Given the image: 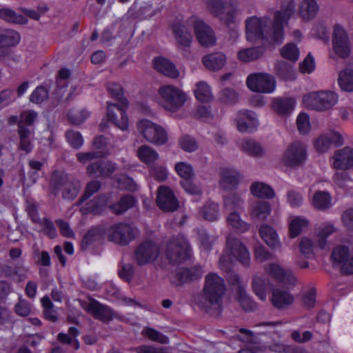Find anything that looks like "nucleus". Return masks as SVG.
<instances>
[{
  "label": "nucleus",
  "mask_w": 353,
  "mask_h": 353,
  "mask_svg": "<svg viewBox=\"0 0 353 353\" xmlns=\"http://www.w3.org/2000/svg\"><path fill=\"white\" fill-rule=\"evenodd\" d=\"M338 83L341 89L345 92L353 91V70L346 68L339 74Z\"/></svg>",
  "instance_id": "37998d69"
},
{
  "label": "nucleus",
  "mask_w": 353,
  "mask_h": 353,
  "mask_svg": "<svg viewBox=\"0 0 353 353\" xmlns=\"http://www.w3.org/2000/svg\"><path fill=\"white\" fill-rule=\"evenodd\" d=\"M265 272L276 283L285 286H294L296 283V278L290 270L285 269L277 263L267 264Z\"/></svg>",
  "instance_id": "4468645a"
},
{
  "label": "nucleus",
  "mask_w": 353,
  "mask_h": 353,
  "mask_svg": "<svg viewBox=\"0 0 353 353\" xmlns=\"http://www.w3.org/2000/svg\"><path fill=\"white\" fill-rule=\"evenodd\" d=\"M259 234L265 243L272 248L280 246V241L276 230L266 224H263L259 229Z\"/></svg>",
  "instance_id": "2f4dec72"
},
{
  "label": "nucleus",
  "mask_w": 353,
  "mask_h": 353,
  "mask_svg": "<svg viewBox=\"0 0 353 353\" xmlns=\"http://www.w3.org/2000/svg\"><path fill=\"white\" fill-rule=\"evenodd\" d=\"M275 71L276 75L283 80H293L295 78L293 65L284 61L276 62Z\"/></svg>",
  "instance_id": "c03bdc74"
},
{
  "label": "nucleus",
  "mask_w": 353,
  "mask_h": 353,
  "mask_svg": "<svg viewBox=\"0 0 353 353\" xmlns=\"http://www.w3.org/2000/svg\"><path fill=\"white\" fill-rule=\"evenodd\" d=\"M331 196L327 192L319 191L313 196V205L319 210H325L331 206Z\"/></svg>",
  "instance_id": "8fccbe9b"
},
{
  "label": "nucleus",
  "mask_w": 353,
  "mask_h": 353,
  "mask_svg": "<svg viewBox=\"0 0 353 353\" xmlns=\"http://www.w3.org/2000/svg\"><path fill=\"white\" fill-rule=\"evenodd\" d=\"M338 100V94L334 92L319 91L304 95L303 103L309 109L323 111L332 108Z\"/></svg>",
  "instance_id": "20e7f679"
},
{
  "label": "nucleus",
  "mask_w": 353,
  "mask_h": 353,
  "mask_svg": "<svg viewBox=\"0 0 353 353\" xmlns=\"http://www.w3.org/2000/svg\"><path fill=\"white\" fill-rule=\"evenodd\" d=\"M107 155L104 151L79 152L77 154L78 161L81 163H86L94 159L103 157Z\"/></svg>",
  "instance_id": "680f3d73"
},
{
  "label": "nucleus",
  "mask_w": 353,
  "mask_h": 353,
  "mask_svg": "<svg viewBox=\"0 0 353 353\" xmlns=\"http://www.w3.org/2000/svg\"><path fill=\"white\" fill-rule=\"evenodd\" d=\"M48 97V92L46 88L37 87L30 95V100L34 103H41Z\"/></svg>",
  "instance_id": "774afa93"
},
{
  "label": "nucleus",
  "mask_w": 353,
  "mask_h": 353,
  "mask_svg": "<svg viewBox=\"0 0 353 353\" xmlns=\"http://www.w3.org/2000/svg\"><path fill=\"white\" fill-rule=\"evenodd\" d=\"M228 224L239 233H244L250 228V224L242 220L239 212H231L227 217Z\"/></svg>",
  "instance_id": "e433bc0d"
},
{
  "label": "nucleus",
  "mask_w": 353,
  "mask_h": 353,
  "mask_svg": "<svg viewBox=\"0 0 353 353\" xmlns=\"http://www.w3.org/2000/svg\"><path fill=\"white\" fill-rule=\"evenodd\" d=\"M187 23L193 26L196 39L202 46L210 47L215 44L214 32L208 24L195 17L190 18Z\"/></svg>",
  "instance_id": "ddd939ff"
},
{
  "label": "nucleus",
  "mask_w": 353,
  "mask_h": 353,
  "mask_svg": "<svg viewBox=\"0 0 353 353\" xmlns=\"http://www.w3.org/2000/svg\"><path fill=\"white\" fill-rule=\"evenodd\" d=\"M137 128L146 141L149 142L154 141V124L152 121L143 119L138 123Z\"/></svg>",
  "instance_id": "49530a36"
},
{
  "label": "nucleus",
  "mask_w": 353,
  "mask_h": 353,
  "mask_svg": "<svg viewBox=\"0 0 353 353\" xmlns=\"http://www.w3.org/2000/svg\"><path fill=\"white\" fill-rule=\"evenodd\" d=\"M246 38L249 41L256 40L281 43L283 41L281 28L277 27L268 17L253 16L245 21Z\"/></svg>",
  "instance_id": "f03ea898"
},
{
  "label": "nucleus",
  "mask_w": 353,
  "mask_h": 353,
  "mask_svg": "<svg viewBox=\"0 0 353 353\" xmlns=\"http://www.w3.org/2000/svg\"><path fill=\"white\" fill-rule=\"evenodd\" d=\"M296 8V2L294 0L287 1L281 8L280 10L274 12V23L281 28V35L283 39V26L287 24L288 20L294 14Z\"/></svg>",
  "instance_id": "412c9836"
},
{
  "label": "nucleus",
  "mask_w": 353,
  "mask_h": 353,
  "mask_svg": "<svg viewBox=\"0 0 353 353\" xmlns=\"http://www.w3.org/2000/svg\"><path fill=\"white\" fill-rule=\"evenodd\" d=\"M128 105V99H122L119 105L107 102L108 119L123 131L128 128V118L126 114Z\"/></svg>",
  "instance_id": "9d476101"
},
{
  "label": "nucleus",
  "mask_w": 353,
  "mask_h": 353,
  "mask_svg": "<svg viewBox=\"0 0 353 353\" xmlns=\"http://www.w3.org/2000/svg\"><path fill=\"white\" fill-rule=\"evenodd\" d=\"M84 309L94 319L103 322H109L114 319L118 318L110 307L101 304L95 300H91L83 306Z\"/></svg>",
  "instance_id": "dca6fc26"
},
{
  "label": "nucleus",
  "mask_w": 353,
  "mask_h": 353,
  "mask_svg": "<svg viewBox=\"0 0 353 353\" xmlns=\"http://www.w3.org/2000/svg\"><path fill=\"white\" fill-rule=\"evenodd\" d=\"M236 298L244 310L252 311L256 309L255 303L248 296L244 286H239L236 292Z\"/></svg>",
  "instance_id": "09e8293b"
},
{
  "label": "nucleus",
  "mask_w": 353,
  "mask_h": 353,
  "mask_svg": "<svg viewBox=\"0 0 353 353\" xmlns=\"http://www.w3.org/2000/svg\"><path fill=\"white\" fill-rule=\"evenodd\" d=\"M251 193L256 197L271 199L274 196V190L268 185L262 182H255L250 187Z\"/></svg>",
  "instance_id": "ea45409f"
},
{
  "label": "nucleus",
  "mask_w": 353,
  "mask_h": 353,
  "mask_svg": "<svg viewBox=\"0 0 353 353\" xmlns=\"http://www.w3.org/2000/svg\"><path fill=\"white\" fill-rule=\"evenodd\" d=\"M65 137L68 143L74 148H80L83 143V139L79 132L68 131Z\"/></svg>",
  "instance_id": "e2e57ef3"
},
{
  "label": "nucleus",
  "mask_w": 353,
  "mask_h": 353,
  "mask_svg": "<svg viewBox=\"0 0 353 353\" xmlns=\"http://www.w3.org/2000/svg\"><path fill=\"white\" fill-rule=\"evenodd\" d=\"M203 274V271L200 265H195L190 269L179 268L176 269L175 273L170 275V279L172 283L180 285L201 278Z\"/></svg>",
  "instance_id": "a211bd4d"
},
{
  "label": "nucleus",
  "mask_w": 353,
  "mask_h": 353,
  "mask_svg": "<svg viewBox=\"0 0 353 353\" xmlns=\"http://www.w3.org/2000/svg\"><path fill=\"white\" fill-rule=\"evenodd\" d=\"M295 101L290 97H277L273 99L272 108L279 115L290 114L294 110Z\"/></svg>",
  "instance_id": "c756f323"
},
{
  "label": "nucleus",
  "mask_w": 353,
  "mask_h": 353,
  "mask_svg": "<svg viewBox=\"0 0 353 353\" xmlns=\"http://www.w3.org/2000/svg\"><path fill=\"white\" fill-rule=\"evenodd\" d=\"M203 216L205 219L214 221L219 218V205L212 201H208L203 206L201 211Z\"/></svg>",
  "instance_id": "5fc2aeb1"
},
{
  "label": "nucleus",
  "mask_w": 353,
  "mask_h": 353,
  "mask_svg": "<svg viewBox=\"0 0 353 353\" xmlns=\"http://www.w3.org/2000/svg\"><path fill=\"white\" fill-rule=\"evenodd\" d=\"M241 149L252 157H261L263 154V149L261 144L252 139H243L239 144Z\"/></svg>",
  "instance_id": "a19ab883"
},
{
  "label": "nucleus",
  "mask_w": 353,
  "mask_h": 353,
  "mask_svg": "<svg viewBox=\"0 0 353 353\" xmlns=\"http://www.w3.org/2000/svg\"><path fill=\"white\" fill-rule=\"evenodd\" d=\"M239 179V174L236 170L223 168L221 170L220 185L225 190H231L236 188Z\"/></svg>",
  "instance_id": "c85d7f7f"
},
{
  "label": "nucleus",
  "mask_w": 353,
  "mask_h": 353,
  "mask_svg": "<svg viewBox=\"0 0 353 353\" xmlns=\"http://www.w3.org/2000/svg\"><path fill=\"white\" fill-rule=\"evenodd\" d=\"M19 41L20 35L17 32L7 30L0 34V48L15 46Z\"/></svg>",
  "instance_id": "a18cd8bd"
},
{
  "label": "nucleus",
  "mask_w": 353,
  "mask_h": 353,
  "mask_svg": "<svg viewBox=\"0 0 353 353\" xmlns=\"http://www.w3.org/2000/svg\"><path fill=\"white\" fill-rule=\"evenodd\" d=\"M223 206L226 211L239 212L243 210L244 197L243 194L229 193L223 196Z\"/></svg>",
  "instance_id": "cd10ccee"
},
{
  "label": "nucleus",
  "mask_w": 353,
  "mask_h": 353,
  "mask_svg": "<svg viewBox=\"0 0 353 353\" xmlns=\"http://www.w3.org/2000/svg\"><path fill=\"white\" fill-rule=\"evenodd\" d=\"M332 47L335 54L341 58H347L350 54V44L348 35L339 24L334 26Z\"/></svg>",
  "instance_id": "2eb2a0df"
},
{
  "label": "nucleus",
  "mask_w": 353,
  "mask_h": 353,
  "mask_svg": "<svg viewBox=\"0 0 353 353\" xmlns=\"http://www.w3.org/2000/svg\"><path fill=\"white\" fill-rule=\"evenodd\" d=\"M319 5L316 0H301L298 6V15L304 22L313 20L319 12Z\"/></svg>",
  "instance_id": "5701e85b"
},
{
  "label": "nucleus",
  "mask_w": 353,
  "mask_h": 353,
  "mask_svg": "<svg viewBox=\"0 0 353 353\" xmlns=\"http://www.w3.org/2000/svg\"><path fill=\"white\" fill-rule=\"evenodd\" d=\"M308 224L305 219L295 217L292 219L289 223L290 236L291 238H295L300 234L302 230Z\"/></svg>",
  "instance_id": "864d4df0"
},
{
  "label": "nucleus",
  "mask_w": 353,
  "mask_h": 353,
  "mask_svg": "<svg viewBox=\"0 0 353 353\" xmlns=\"http://www.w3.org/2000/svg\"><path fill=\"white\" fill-rule=\"evenodd\" d=\"M349 249L345 245L336 246L332 251L331 259L335 264L342 265L350 258Z\"/></svg>",
  "instance_id": "3c124183"
},
{
  "label": "nucleus",
  "mask_w": 353,
  "mask_h": 353,
  "mask_svg": "<svg viewBox=\"0 0 353 353\" xmlns=\"http://www.w3.org/2000/svg\"><path fill=\"white\" fill-rule=\"evenodd\" d=\"M235 121L237 130L241 132H252L259 125L257 117L255 112L251 110L239 111L236 114Z\"/></svg>",
  "instance_id": "6ab92c4d"
},
{
  "label": "nucleus",
  "mask_w": 353,
  "mask_h": 353,
  "mask_svg": "<svg viewBox=\"0 0 353 353\" xmlns=\"http://www.w3.org/2000/svg\"><path fill=\"white\" fill-rule=\"evenodd\" d=\"M287 203L292 208H298L303 201V196L295 190H289L286 194Z\"/></svg>",
  "instance_id": "052dcab7"
},
{
  "label": "nucleus",
  "mask_w": 353,
  "mask_h": 353,
  "mask_svg": "<svg viewBox=\"0 0 353 353\" xmlns=\"http://www.w3.org/2000/svg\"><path fill=\"white\" fill-rule=\"evenodd\" d=\"M135 203L136 200L133 196L130 195H125L117 203L110 205L109 208L113 213L116 214H121L130 208H132Z\"/></svg>",
  "instance_id": "58836bf2"
},
{
  "label": "nucleus",
  "mask_w": 353,
  "mask_h": 353,
  "mask_svg": "<svg viewBox=\"0 0 353 353\" xmlns=\"http://www.w3.org/2000/svg\"><path fill=\"white\" fill-rule=\"evenodd\" d=\"M280 53L282 57L293 63L296 62L299 57V50L292 43L285 44L281 50Z\"/></svg>",
  "instance_id": "603ef678"
},
{
  "label": "nucleus",
  "mask_w": 353,
  "mask_h": 353,
  "mask_svg": "<svg viewBox=\"0 0 353 353\" xmlns=\"http://www.w3.org/2000/svg\"><path fill=\"white\" fill-rule=\"evenodd\" d=\"M297 128L301 134H307L310 130L309 116L305 113H301L296 119Z\"/></svg>",
  "instance_id": "0e129e2a"
},
{
  "label": "nucleus",
  "mask_w": 353,
  "mask_h": 353,
  "mask_svg": "<svg viewBox=\"0 0 353 353\" xmlns=\"http://www.w3.org/2000/svg\"><path fill=\"white\" fill-rule=\"evenodd\" d=\"M19 134L20 138V148L26 152H30L32 149V145L30 142V131L21 125L19 129Z\"/></svg>",
  "instance_id": "4d7b16f0"
},
{
  "label": "nucleus",
  "mask_w": 353,
  "mask_h": 353,
  "mask_svg": "<svg viewBox=\"0 0 353 353\" xmlns=\"http://www.w3.org/2000/svg\"><path fill=\"white\" fill-rule=\"evenodd\" d=\"M206 8L208 12L218 18L227 27L235 23L236 9L232 3L224 0H207Z\"/></svg>",
  "instance_id": "423d86ee"
},
{
  "label": "nucleus",
  "mask_w": 353,
  "mask_h": 353,
  "mask_svg": "<svg viewBox=\"0 0 353 353\" xmlns=\"http://www.w3.org/2000/svg\"><path fill=\"white\" fill-rule=\"evenodd\" d=\"M194 90V95L196 99L203 103H208L212 99L210 87L204 81L199 82Z\"/></svg>",
  "instance_id": "de8ad7c7"
},
{
  "label": "nucleus",
  "mask_w": 353,
  "mask_h": 353,
  "mask_svg": "<svg viewBox=\"0 0 353 353\" xmlns=\"http://www.w3.org/2000/svg\"><path fill=\"white\" fill-rule=\"evenodd\" d=\"M250 259L249 251L241 240L229 236L226 241V247L219 259V268L222 271H228L232 267L234 260L246 265Z\"/></svg>",
  "instance_id": "7ed1b4c3"
},
{
  "label": "nucleus",
  "mask_w": 353,
  "mask_h": 353,
  "mask_svg": "<svg viewBox=\"0 0 353 353\" xmlns=\"http://www.w3.org/2000/svg\"><path fill=\"white\" fill-rule=\"evenodd\" d=\"M181 148L188 152H192L196 150L197 143L194 138L188 135H184L179 139Z\"/></svg>",
  "instance_id": "338daca9"
},
{
  "label": "nucleus",
  "mask_w": 353,
  "mask_h": 353,
  "mask_svg": "<svg viewBox=\"0 0 353 353\" xmlns=\"http://www.w3.org/2000/svg\"><path fill=\"white\" fill-rule=\"evenodd\" d=\"M137 229L129 224L120 223L110 226L106 232L108 239L119 245H127L137 236Z\"/></svg>",
  "instance_id": "6e6552de"
},
{
  "label": "nucleus",
  "mask_w": 353,
  "mask_h": 353,
  "mask_svg": "<svg viewBox=\"0 0 353 353\" xmlns=\"http://www.w3.org/2000/svg\"><path fill=\"white\" fill-rule=\"evenodd\" d=\"M154 257V241L152 237L144 239L137 248L134 258L139 265L153 261Z\"/></svg>",
  "instance_id": "f3484780"
},
{
  "label": "nucleus",
  "mask_w": 353,
  "mask_h": 353,
  "mask_svg": "<svg viewBox=\"0 0 353 353\" xmlns=\"http://www.w3.org/2000/svg\"><path fill=\"white\" fill-rule=\"evenodd\" d=\"M307 159L306 146L300 141L291 143L283 152L281 162L288 167L296 168L302 165Z\"/></svg>",
  "instance_id": "1a4fd4ad"
},
{
  "label": "nucleus",
  "mask_w": 353,
  "mask_h": 353,
  "mask_svg": "<svg viewBox=\"0 0 353 353\" xmlns=\"http://www.w3.org/2000/svg\"><path fill=\"white\" fill-rule=\"evenodd\" d=\"M267 279L264 276H254L252 279V289L256 296L265 301L267 298Z\"/></svg>",
  "instance_id": "79ce46f5"
},
{
  "label": "nucleus",
  "mask_w": 353,
  "mask_h": 353,
  "mask_svg": "<svg viewBox=\"0 0 353 353\" xmlns=\"http://www.w3.org/2000/svg\"><path fill=\"white\" fill-rule=\"evenodd\" d=\"M261 46L245 48L238 52V59L242 62H250L260 58L264 53Z\"/></svg>",
  "instance_id": "4c0bfd02"
},
{
  "label": "nucleus",
  "mask_w": 353,
  "mask_h": 353,
  "mask_svg": "<svg viewBox=\"0 0 353 353\" xmlns=\"http://www.w3.org/2000/svg\"><path fill=\"white\" fill-rule=\"evenodd\" d=\"M78 334V330L74 327H71L69 328L68 334L60 333L58 336V339L63 343L69 344L74 342L75 350H78L80 347L79 342L76 339Z\"/></svg>",
  "instance_id": "13d9d810"
},
{
  "label": "nucleus",
  "mask_w": 353,
  "mask_h": 353,
  "mask_svg": "<svg viewBox=\"0 0 353 353\" xmlns=\"http://www.w3.org/2000/svg\"><path fill=\"white\" fill-rule=\"evenodd\" d=\"M271 212V205L267 201H259L251 208V218L259 221L266 219Z\"/></svg>",
  "instance_id": "f704fd0d"
},
{
  "label": "nucleus",
  "mask_w": 353,
  "mask_h": 353,
  "mask_svg": "<svg viewBox=\"0 0 353 353\" xmlns=\"http://www.w3.org/2000/svg\"><path fill=\"white\" fill-rule=\"evenodd\" d=\"M0 17L6 21L15 23L24 24L27 22L26 17L17 14L14 11L8 8L0 10Z\"/></svg>",
  "instance_id": "6e6d98bb"
},
{
  "label": "nucleus",
  "mask_w": 353,
  "mask_h": 353,
  "mask_svg": "<svg viewBox=\"0 0 353 353\" xmlns=\"http://www.w3.org/2000/svg\"><path fill=\"white\" fill-rule=\"evenodd\" d=\"M246 83L250 90L259 93H272L276 88L274 78L262 72L250 74L247 78Z\"/></svg>",
  "instance_id": "9b49d317"
},
{
  "label": "nucleus",
  "mask_w": 353,
  "mask_h": 353,
  "mask_svg": "<svg viewBox=\"0 0 353 353\" xmlns=\"http://www.w3.org/2000/svg\"><path fill=\"white\" fill-rule=\"evenodd\" d=\"M316 150L319 152H325L332 145L327 133L321 134L314 142Z\"/></svg>",
  "instance_id": "69168bd1"
},
{
  "label": "nucleus",
  "mask_w": 353,
  "mask_h": 353,
  "mask_svg": "<svg viewBox=\"0 0 353 353\" xmlns=\"http://www.w3.org/2000/svg\"><path fill=\"white\" fill-rule=\"evenodd\" d=\"M226 287L223 279L216 273L205 276L203 293L194 297V302L200 308L209 313L219 311Z\"/></svg>",
  "instance_id": "f257e3e1"
},
{
  "label": "nucleus",
  "mask_w": 353,
  "mask_h": 353,
  "mask_svg": "<svg viewBox=\"0 0 353 353\" xmlns=\"http://www.w3.org/2000/svg\"><path fill=\"white\" fill-rule=\"evenodd\" d=\"M333 167L336 170H348L353 168V148L346 146L335 152Z\"/></svg>",
  "instance_id": "4be33fe9"
},
{
  "label": "nucleus",
  "mask_w": 353,
  "mask_h": 353,
  "mask_svg": "<svg viewBox=\"0 0 353 353\" xmlns=\"http://www.w3.org/2000/svg\"><path fill=\"white\" fill-rule=\"evenodd\" d=\"M108 200L109 196L108 195H100L97 199L90 201L86 205L81 206V212L82 214H87L88 213L100 214L106 210Z\"/></svg>",
  "instance_id": "bb28decb"
},
{
  "label": "nucleus",
  "mask_w": 353,
  "mask_h": 353,
  "mask_svg": "<svg viewBox=\"0 0 353 353\" xmlns=\"http://www.w3.org/2000/svg\"><path fill=\"white\" fill-rule=\"evenodd\" d=\"M159 206L164 211L174 212L179 207V201L173 192L168 187L160 186L158 189V197L156 199Z\"/></svg>",
  "instance_id": "aec40b11"
},
{
  "label": "nucleus",
  "mask_w": 353,
  "mask_h": 353,
  "mask_svg": "<svg viewBox=\"0 0 353 353\" xmlns=\"http://www.w3.org/2000/svg\"><path fill=\"white\" fill-rule=\"evenodd\" d=\"M202 61L208 69L219 70L225 65L226 57L223 53L217 52L204 56Z\"/></svg>",
  "instance_id": "c9c22d12"
},
{
  "label": "nucleus",
  "mask_w": 353,
  "mask_h": 353,
  "mask_svg": "<svg viewBox=\"0 0 353 353\" xmlns=\"http://www.w3.org/2000/svg\"><path fill=\"white\" fill-rule=\"evenodd\" d=\"M166 256L171 263H181L191 256V249L183 235L174 236L167 245Z\"/></svg>",
  "instance_id": "39448f33"
},
{
  "label": "nucleus",
  "mask_w": 353,
  "mask_h": 353,
  "mask_svg": "<svg viewBox=\"0 0 353 353\" xmlns=\"http://www.w3.org/2000/svg\"><path fill=\"white\" fill-rule=\"evenodd\" d=\"M50 186L54 192L61 190L63 197L67 199H74L78 194L81 184L77 180L69 181L66 174L55 172L52 176Z\"/></svg>",
  "instance_id": "0eeeda50"
},
{
  "label": "nucleus",
  "mask_w": 353,
  "mask_h": 353,
  "mask_svg": "<svg viewBox=\"0 0 353 353\" xmlns=\"http://www.w3.org/2000/svg\"><path fill=\"white\" fill-rule=\"evenodd\" d=\"M115 164L110 161H102L90 163L87 172L91 176H109L115 171Z\"/></svg>",
  "instance_id": "a878e982"
},
{
  "label": "nucleus",
  "mask_w": 353,
  "mask_h": 353,
  "mask_svg": "<svg viewBox=\"0 0 353 353\" xmlns=\"http://www.w3.org/2000/svg\"><path fill=\"white\" fill-rule=\"evenodd\" d=\"M159 93L163 99V107L172 112H175L182 107L186 101L185 94L172 85L161 87Z\"/></svg>",
  "instance_id": "f8f14e48"
},
{
  "label": "nucleus",
  "mask_w": 353,
  "mask_h": 353,
  "mask_svg": "<svg viewBox=\"0 0 353 353\" xmlns=\"http://www.w3.org/2000/svg\"><path fill=\"white\" fill-rule=\"evenodd\" d=\"M270 301L275 308L285 310L293 303L294 298L288 290L275 288L272 290Z\"/></svg>",
  "instance_id": "b1692460"
},
{
  "label": "nucleus",
  "mask_w": 353,
  "mask_h": 353,
  "mask_svg": "<svg viewBox=\"0 0 353 353\" xmlns=\"http://www.w3.org/2000/svg\"><path fill=\"white\" fill-rule=\"evenodd\" d=\"M156 70L172 79H177L179 76V72L176 66L161 57H156Z\"/></svg>",
  "instance_id": "7c9ffc66"
},
{
  "label": "nucleus",
  "mask_w": 353,
  "mask_h": 353,
  "mask_svg": "<svg viewBox=\"0 0 353 353\" xmlns=\"http://www.w3.org/2000/svg\"><path fill=\"white\" fill-rule=\"evenodd\" d=\"M317 246V241L308 236H303L301 238L299 243V250L301 255L306 259H312L314 256V252Z\"/></svg>",
  "instance_id": "473e14b6"
},
{
  "label": "nucleus",
  "mask_w": 353,
  "mask_h": 353,
  "mask_svg": "<svg viewBox=\"0 0 353 353\" xmlns=\"http://www.w3.org/2000/svg\"><path fill=\"white\" fill-rule=\"evenodd\" d=\"M172 32L177 43L183 48H189L192 41V35L183 23H176L172 26Z\"/></svg>",
  "instance_id": "393cba45"
},
{
  "label": "nucleus",
  "mask_w": 353,
  "mask_h": 353,
  "mask_svg": "<svg viewBox=\"0 0 353 353\" xmlns=\"http://www.w3.org/2000/svg\"><path fill=\"white\" fill-rule=\"evenodd\" d=\"M336 232V228L332 223L321 225L316 232L315 239L319 249L323 250L327 245V239Z\"/></svg>",
  "instance_id": "72a5a7b5"
},
{
  "label": "nucleus",
  "mask_w": 353,
  "mask_h": 353,
  "mask_svg": "<svg viewBox=\"0 0 353 353\" xmlns=\"http://www.w3.org/2000/svg\"><path fill=\"white\" fill-rule=\"evenodd\" d=\"M90 116L88 110H72L68 114V120L74 125H79L86 120Z\"/></svg>",
  "instance_id": "bf43d9fd"
}]
</instances>
